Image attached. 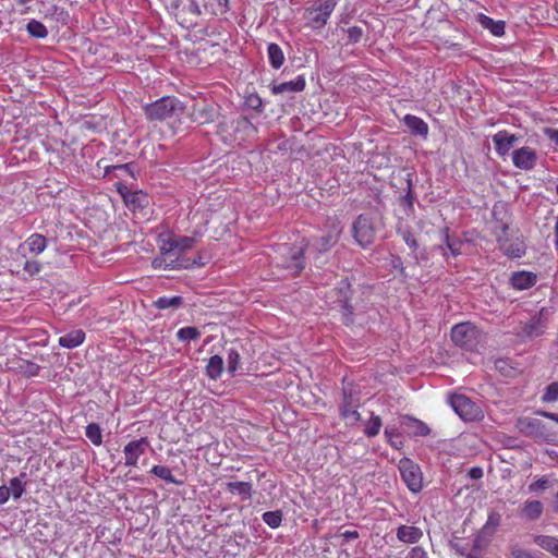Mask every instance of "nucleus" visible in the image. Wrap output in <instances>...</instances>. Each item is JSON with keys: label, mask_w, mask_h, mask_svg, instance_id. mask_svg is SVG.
Returning <instances> with one entry per match:
<instances>
[{"label": "nucleus", "mask_w": 558, "mask_h": 558, "mask_svg": "<svg viewBox=\"0 0 558 558\" xmlns=\"http://www.w3.org/2000/svg\"><path fill=\"white\" fill-rule=\"evenodd\" d=\"M405 558H428L427 553L421 546L412 547Z\"/></svg>", "instance_id": "obj_57"}, {"label": "nucleus", "mask_w": 558, "mask_h": 558, "mask_svg": "<svg viewBox=\"0 0 558 558\" xmlns=\"http://www.w3.org/2000/svg\"><path fill=\"white\" fill-rule=\"evenodd\" d=\"M305 78L302 75H299L292 81L275 84L271 88V92L275 95L286 93H298L302 92L305 88Z\"/></svg>", "instance_id": "obj_22"}, {"label": "nucleus", "mask_w": 558, "mask_h": 558, "mask_svg": "<svg viewBox=\"0 0 558 558\" xmlns=\"http://www.w3.org/2000/svg\"><path fill=\"white\" fill-rule=\"evenodd\" d=\"M469 476L472 480H480V478H482L483 477V470H482V468H480V466L471 468L470 471H469Z\"/></svg>", "instance_id": "obj_61"}, {"label": "nucleus", "mask_w": 558, "mask_h": 558, "mask_svg": "<svg viewBox=\"0 0 558 558\" xmlns=\"http://www.w3.org/2000/svg\"><path fill=\"white\" fill-rule=\"evenodd\" d=\"M337 7L336 0H315L305 9L304 19L312 29H322Z\"/></svg>", "instance_id": "obj_4"}, {"label": "nucleus", "mask_w": 558, "mask_h": 558, "mask_svg": "<svg viewBox=\"0 0 558 558\" xmlns=\"http://www.w3.org/2000/svg\"><path fill=\"white\" fill-rule=\"evenodd\" d=\"M222 126H228V124ZM229 128L232 130L233 140L239 143L252 141L257 134L256 126L246 117L233 119L230 121Z\"/></svg>", "instance_id": "obj_10"}, {"label": "nucleus", "mask_w": 558, "mask_h": 558, "mask_svg": "<svg viewBox=\"0 0 558 558\" xmlns=\"http://www.w3.org/2000/svg\"><path fill=\"white\" fill-rule=\"evenodd\" d=\"M451 339L456 345L468 351H475L483 341V332L469 322L460 323L452 327Z\"/></svg>", "instance_id": "obj_3"}, {"label": "nucleus", "mask_w": 558, "mask_h": 558, "mask_svg": "<svg viewBox=\"0 0 558 558\" xmlns=\"http://www.w3.org/2000/svg\"><path fill=\"white\" fill-rule=\"evenodd\" d=\"M45 19H56L57 21L61 20V16L66 15L65 11L58 7V5H51L47 10L43 12Z\"/></svg>", "instance_id": "obj_54"}, {"label": "nucleus", "mask_w": 558, "mask_h": 558, "mask_svg": "<svg viewBox=\"0 0 558 558\" xmlns=\"http://www.w3.org/2000/svg\"><path fill=\"white\" fill-rule=\"evenodd\" d=\"M215 111L208 105L194 106L191 112V119L198 124H205L213 121Z\"/></svg>", "instance_id": "obj_31"}, {"label": "nucleus", "mask_w": 558, "mask_h": 558, "mask_svg": "<svg viewBox=\"0 0 558 558\" xmlns=\"http://www.w3.org/2000/svg\"><path fill=\"white\" fill-rule=\"evenodd\" d=\"M352 232L356 243L362 247H367L375 240L376 227L371 217L360 215L353 222Z\"/></svg>", "instance_id": "obj_8"}, {"label": "nucleus", "mask_w": 558, "mask_h": 558, "mask_svg": "<svg viewBox=\"0 0 558 558\" xmlns=\"http://www.w3.org/2000/svg\"><path fill=\"white\" fill-rule=\"evenodd\" d=\"M398 233L411 250L415 251L418 247V243L410 229L400 227Z\"/></svg>", "instance_id": "obj_51"}, {"label": "nucleus", "mask_w": 558, "mask_h": 558, "mask_svg": "<svg viewBox=\"0 0 558 558\" xmlns=\"http://www.w3.org/2000/svg\"><path fill=\"white\" fill-rule=\"evenodd\" d=\"M544 132L551 142L558 145V129L547 128Z\"/></svg>", "instance_id": "obj_60"}, {"label": "nucleus", "mask_w": 558, "mask_h": 558, "mask_svg": "<svg viewBox=\"0 0 558 558\" xmlns=\"http://www.w3.org/2000/svg\"><path fill=\"white\" fill-rule=\"evenodd\" d=\"M423 537V531L414 525H400L397 529V538L405 544H415Z\"/></svg>", "instance_id": "obj_23"}, {"label": "nucleus", "mask_w": 558, "mask_h": 558, "mask_svg": "<svg viewBox=\"0 0 558 558\" xmlns=\"http://www.w3.org/2000/svg\"><path fill=\"white\" fill-rule=\"evenodd\" d=\"M539 414L558 423V414L557 413H550V412L543 411V412H539Z\"/></svg>", "instance_id": "obj_64"}, {"label": "nucleus", "mask_w": 558, "mask_h": 558, "mask_svg": "<svg viewBox=\"0 0 558 558\" xmlns=\"http://www.w3.org/2000/svg\"><path fill=\"white\" fill-rule=\"evenodd\" d=\"M508 226L507 223H500L496 227L495 234L499 247L504 251V253L509 257H521L524 254V248L522 243L515 242L510 243L507 238Z\"/></svg>", "instance_id": "obj_14"}, {"label": "nucleus", "mask_w": 558, "mask_h": 558, "mask_svg": "<svg viewBox=\"0 0 558 558\" xmlns=\"http://www.w3.org/2000/svg\"><path fill=\"white\" fill-rule=\"evenodd\" d=\"M26 473L22 472L19 476H15L10 480V496L13 497V499H20L22 495L26 490Z\"/></svg>", "instance_id": "obj_33"}, {"label": "nucleus", "mask_w": 558, "mask_h": 558, "mask_svg": "<svg viewBox=\"0 0 558 558\" xmlns=\"http://www.w3.org/2000/svg\"><path fill=\"white\" fill-rule=\"evenodd\" d=\"M449 404L463 421H480L484 416L481 408L464 395H452Z\"/></svg>", "instance_id": "obj_6"}, {"label": "nucleus", "mask_w": 558, "mask_h": 558, "mask_svg": "<svg viewBox=\"0 0 558 558\" xmlns=\"http://www.w3.org/2000/svg\"><path fill=\"white\" fill-rule=\"evenodd\" d=\"M151 265L155 269H189L193 266H204V263L196 259H190V258H179L171 256H165L157 257L151 262Z\"/></svg>", "instance_id": "obj_12"}, {"label": "nucleus", "mask_w": 558, "mask_h": 558, "mask_svg": "<svg viewBox=\"0 0 558 558\" xmlns=\"http://www.w3.org/2000/svg\"><path fill=\"white\" fill-rule=\"evenodd\" d=\"M85 340V332L82 329H75L59 338V344L65 349H74L81 345Z\"/></svg>", "instance_id": "obj_29"}, {"label": "nucleus", "mask_w": 558, "mask_h": 558, "mask_svg": "<svg viewBox=\"0 0 558 558\" xmlns=\"http://www.w3.org/2000/svg\"><path fill=\"white\" fill-rule=\"evenodd\" d=\"M536 275L531 271H517L510 278L513 289L522 291L532 288L536 283Z\"/></svg>", "instance_id": "obj_20"}, {"label": "nucleus", "mask_w": 558, "mask_h": 558, "mask_svg": "<svg viewBox=\"0 0 558 558\" xmlns=\"http://www.w3.org/2000/svg\"><path fill=\"white\" fill-rule=\"evenodd\" d=\"M47 247V239L39 233L31 234L16 250V254L22 258L28 255L37 256L41 254Z\"/></svg>", "instance_id": "obj_11"}, {"label": "nucleus", "mask_w": 558, "mask_h": 558, "mask_svg": "<svg viewBox=\"0 0 558 558\" xmlns=\"http://www.w3.org/2000/svg\"><path fill=\"white\" fill-rule=\"evenodd\" d=\"M10 498V488L5 485L0 486V506L4 505Z\"/></svg>", "instance_id": "obj_59"}, {"label": "nucleus", "mask_w": 558, "mask_h": 558, "mask_svg": "<svg viewBox=\"0 0 558 558\" xmlns=\"http://www.w3.org/2000/svg\"><path fill=\"white\" fill-rule=\"evenodd\" d=\"M120 193L123 197V201H124L126 207L132 210L144 208L148 204L147 195L145 193H143L142 191L122 192L120 190Z\"/></svg>", "instance_id": "obj_21"}, {"label": "nucleus", "mask_w": 558, "mask_h": 558, "mask_svg": "<svg viewBox=\"0 0 558 558\" xmlns=\"http://www.w3.org/2000/svg\"><path fill=\"white\" fill-rule=\"evenodd\" d=\"M150 473L154 474L155 476L168 482V483H171V484H175V485H181L182 482L181 481H178L174 478V476L172 475V472L171 470L168 468V466H165V465H154L150 470Z\"/></svg>", "instance_id": "obj_40"}, {"label": "nucleus", "mask_w": 558, "mask_h": 558, "mask_svg": "<svg viewBox=\"0 0 558 558\" xmlns=\"http://www.w3.org/2000/svg\"><path fill=\"white\" fill-rule=\"evenodd\" d=\"M338 289L340 298L337 300V302L339 303L340 307L342 308L343 315L345 316V324H349L351 323L350 316L353 313V308L349 304L350 284L347 281L342 280Z\"/></svg>", "instance_id": "obj_28"}, {"label": "nucleus", "mask_w": 558, "mask_h": 558, "mask_svg": "<svg viewBox=\"0 0 558 558\" xmlns=\"http://www.w3.org/2000/svg\"><path fill=\"white\" fill-rule=\"evenodd\" d=\"M20 371L23 375L27 377H33L38 375L40 366L34 362L25 361L23 364L20 365Z\"/></svg>", "instance_id": "obj_52"}, {"label": "nucleus", "mask_w": 558, "mask_h": 558, "mask_svg": "<svg viewBox=\"0 0 558 558\" xmlns=\"http://www.w3.org/2000/svg\"><path fill=\"white\" fill-rule=\"evenodd\" d=\"M501 523V514L495 510L489 511L487 521L482 527V534L493 536Z\"/></svg>", "instance_id": "obj_35"}, {"label": "nucleus", "mask_w": 558, "mask_h": 558, "mask_svg": "<svg viewBox=\"0 0 558 558\" xmlns=\"http://www.w3.org/2000/svg\"><path fill=\"white\" fill-rule=\"evenodd\" d=\"M514 167L522 170H532L537 162V155L531 147L524 146L512 153Z\"/></svg>", "instance_id": "obj_15"}, {"label": "nucleus", "mask_w": 558, "mask_h": 558, "mask_svg": "<svg viewBox=\"0 0 558 558\" xmlns=\"http://www.w3.org/2000/svg\"><path fill=\"white\" fill-rule=\"evenodd\" d=\"M515 428L524 436L536 440L547 438L546 426L541 420L534 417H519L515 422Z\"/></svg>", "instance_id": "obj_9"}, {"label": "nucleus", "mask_w": 558, "mask_h": 558, "mask_svg": "<svg viewBox=\"0 0 558 558\" xmlns=\"http://www.w3.org/2000/svg\"><path fill=\"white\" fill-rule=\"evenodd\" d=\"M347 35H348V43L354 45V44H357L359 41H361V39L364 35V31L360 26H351L347 29Z\"/></svg>", "instance_id": "obj_53"}, {"label": "nucleus", "mask_w": 558, "mask_h": 558, "mask_svg": "<svg viewBox=\"0 0 558 558\" xmlns=\"http://www.w3.org/2000/svg\"><path fill=\"white\" fill-rule=\"evenodd\" d=\"M442 244L438 248L442 252V256L447 259L449 256L457 257L462 253L463 241L459 238H451L449 228L441 231Z\"/></svg>", "instance_id": "obj_17"}, {"label": "nucleus", "mask_w": 558, "mask_h": 558, "mask_svg": "<svg viewBox=\"0 0 558 558\" xmlns=\"http://www.w3.org/2000/svg\"><path fill=\"white\" fill-rule=\"evenodd\" d=\"M184 105L177 97L166 96L144 106V112L150 121H165L179 118L184 112Z\"/></svg>", "instance_id": "obj_1"}, {"label": "nucleus", "mask_w": 558, "mask_h": 558, "mask_svg": "<svg viewBox=\"0 0 558 558\" xmlns=\"http://www.w3.org/2000/svg\"><path fill=\"white\" fill-rule=\"evenodd\" d=\"M545 324L541 315L533 316L522 328V333L525 337L534 338L538 337L544 332Z\"/></svg>", "instance_id": "obj_30"}, {"label": "nucleus", "mask_w": 558, "mask_h": 558, "mask_svg": "<svg viewBox=\"0 0 558 558\" xmlns=\"http://www.w3.org/2000/svg\"><path fill=\"white\" fill-rule=\"evenodd\" d=\"M241 368V355L234 348L228 351V372L234 376L236 371Z\"/></svg>", "instance_id": "obj_44"}, {"label": "nucleus", "mask_w": 558, "mask_h": 558, "mask_svg": "<svg viewBox=\"0 0 558 558\" xmlns=\"http://www.w3.org/2000/svg\"><path fill=\"white\" fill-rule=\"evenodd\" d=\"M476 21L483 28L488 29L494 36L499 37L505 34L504 21H495L483 13L476 15Z\"/></svg>", "instance_id": "obj_27"}, {"label": "nucleus", "mask_w": 558, "mask_h": 558, "mask_svg": "<svg viewBox=\"0 0 558 558\" xmlns=\"http://www.w3.org/2000/svg\"><path fill=\"white\" fill-rule=\"evenodd\" d=\"M27 33L35 38L44 39L48 36L47 27L37 20H31L26 25Z\"/></svg>", "instance_id": "obj_39"}, {"label": "nucleus", "mask_w": 558, "mask_h": 558, "mask_svg": "<svg viewBox=\"0 0 558 558\" xmlns=\"http://www.w3.org/2000/svg\"><path fill=\"white\" fill-rule=\"evenodd\" d=\"M341 229L335 226L332 231L327 235L315 239L311 245L318 253L326 252L338 241Z\"/></svg>", "instance_id": "obj_25"}, {"label": "nucleus", "mask_w": 558, "mask_h": 558, "mask_svg": "<svg viewBox=\"0 0 558 558\" xmlns=\"http://www.w3.org/2000/svg\"><path fill=\"white\" fill-rule=\"evenodd\" d=\"M23 270L31 277L38 275L43 269V264L36 259L24 258Z\"/></svg>", "instance_id": "obj_50"}, {"label": "nucleus", "mask_w": 558, "mask_h": 558, "mask_svg": "<svg viewBox=\"0 0 558 558\" xmlns=\"http://www.w3.org/2000/svg\"><path fill=\"white\" fill-rule=\"evenodd\" d=\"M517 137L507 131H500L493 136L496 151L499 155H506L513 146Z\"/></svg>", "instance_id": "obj_26"}, {"label": "nucleus", "mask_w": 558, "mask_h": 558, "mask_svg": "<svg viewBox=\"0 0 558 558\" xmlns=\"http://www.w3.org/2000/svg\"><path fill=\"white\" fill-rule=\"evenodd\" d=\"M401 425L411 436H427L430 433L429 427L424 422L409 415L401 417Z\"/></svg>", "instance_id": "obj_19"}, {"label": "nucleus", "mask_w": 558, "mask_h": 558, "mask_svg": "<svg viewBox=\"0 0 558 558\" xmlns=\"http://www.w3.org/2000/svg\"><path fill=\"white\" fill-rule=\"evenodd\" d=\"M359 400H354L351 393L347 390L343 391V402L340 408V413L347 425H354L360 421L361 415L357 412Z\"/></svg>", "instance_id": "obj_16"}, {"label": "nucleus", "mask_w": 558, "mask_h": 558, "mask_svg": "<svg viewBox=\"0 0 558 558\" xmlns=\"http://www.w3.org/2000/svg\"><path fill=\"white\" fill-rule=\"evenodd\" d=\"M223 372V360L220 355H213L206 365V375L213 379L217 380L220 378Z\"/></svg>", "instance_id": "obj_34"}, {"label": "nucleus", "mask_w": 558, "mask_h": 558, "mask_svg": "<svg viewBox=\"0 0 558 558\" xmlns=\"http://www.w3.org/2000/svg\"><path fill=\"white\" fill-rule=\"evenodd\" d=\"M228 492L242 495L244 499L252 497V484L248 482H229L227 483Z\"/></svg>", "instance_id": "obj_37"}, {"label": "nucleus", "mask_w": 558, "mask_h": 558, "mask_svg": "<svg viewBox=\"0 0 558 558\" xmlns=\"http://www.w3.org/2000/svg\"><path fill=\"white\" fill-rule=\"evenodd\" d=\"M148 448L149 441L146 437L133 439L128 442L123 448V453L125 457L124 465L136 466L140 457L144 454Z\"/></svg>", "instance_id": "obj_13"}, {"label": "nucleus", "mask_w": 558, "mask_h": 558, "mask_svg": "<svg viewBox=\"0 0 558 558\" xmlns=\"http://www.w3.org/2000/svg\"><path fill=\"white\" fill-rule=\"evenodd\" d=\"M402 202H403L404 206H407L409 209L413 208V197H412L411 191L408 192V194L403 197Z\"/></svg>", "instance_id": "obj_62"}, {"label": "nucleus", "mask_w": 558, "mask_h": 558, "mask_svg": "<svg viewBox=\"0 0 558 558\" xmlns=\"http://www.w3.org/2000/svg\"><path fill=\"white\" fill-rule=\"evenodd\" d=\"M398 469L402 481L412 493H420L423 488V475L418 464L409 458L399 461Z\"/></svg>", "instance_id": "obj_7"}, {"label": "nucleus", "mask_w": 558, "mask_h": 558, "mask_svg": "<svg viewBox=\"0 0 558 558\" xmlns=\"http://www.w3.org/2000/svg\"><path fill=\"white\" fill-rule=\"evenodd\" d=\"M229 0H214V3H206L205 10L214 15L223 14L228 11Z\"/></svg>", "instance_id": "obj_47"}, {"label": "nucleus", "mask_w": 558, "mask_h": 558, "mask_svg": "<svg viewBox=\"0 0 558 558\" xmlns=\"http://www.w3.org/2000/svg\"><path fill=\"white\" fill-rule=\"evenodd\" d=\"M544 510V506L538 500H526L521 509V514L527 520H537Z\"/></svg>", "instance_id": "obj_32"}, {"label": "nucleus", "mask_w": 558, "mask_h": 558, "mask_svg": "<svg viewBox=\"0 0 558 558\" xmlns=\"http://www.w3.org/2000/svg\"><path fill=\"white\" fill-rule=\"evenodd\" d=\"M542 401L545 403L556 402L558 400V381L550 383L542 396Z\"/></svg>", "instance_id": "obj_49"}, {"label": "nucleus", "mask_w": 558, "mask_h": 558, "mask_svg": "<svg viewBox=\"0 0 558 558\" xmlns=\"http://www.w3.org/2000/svg\"><path fill=\"white\" fill-rule=\"evenodd\" d=\"M548 487H549L548 478L542 477L529 485V492L536 493V492L545 490Z\"/></svg>", "instance_id": "obj_55"}, {"label": "nucleus", "mask_w": 558, "mask_h": 558, "mask_svg": "<svg viewBox=\"0 0 558 558\" xmlns=\"http://www.w3.org/2000/svg\"><path fill=\"white\" fill-rule=\"evenodd\" d=\"M533 542L542 549L553 555L558 544V537L550 535H535L533 537Z\"/></svg>", "instance_id": "obj_38"}, {"label": "nucleus", "mask_w": 558, "mask_h": 558, "mask_svg": "<svg viewBox=\"0 0 558 558\" xmlns=\"http://www.w3.org/2000/svg\"><path fill=\"white\" fill-rule=\"evenodd\" d=\"M270 64L275 69L281 68L284 62V54L279 45L271 43L267 48Z\"/></svg>", "instance_id": "obj_36"}, {"label": "nucleus", "mask_w": 558, "mask_h": 558, "mask_svg": "<svg viewBox=\"0 0 558 558\" xmlns=\"http://www.w3.org/2000/svg\"><path fill=\"white\" fill-rule=\"evenodd\" d=\"M511 556L512 558H536L530 551L522 549L518 546L511 548Z\"/></svg>", "instance_id": "obj_58"}, {"label": "nucleus", "mask_w": 558, "mask_h": 558, "mask_svg": "<svg viewBox=\"0 0 558 558\" xmlns=\"http://www.w3.org/2000/svg\"><path fill=\"white\" fill-rule=\"evenodd\" d=\"M85 435L90 440V442L93 445L100 446L102 444L101 429L98 424H96V423L88 424L85 429Z\"/></svg>", "instance_id": "obj_43"}, {"label": "nucleus", "mask_w": 558, "mask_h": 558, "mask_svg": "<svg viewBox=\"0 0 558 558\" xmlns=\"http://www.w3.org/2000/svg\"><path fill=\"white\" fill-rule=\"evenodd\" d=\"M196 244L193 236L168 235L160 239L159 250L161 255L183 258L181 255L192 250Z\"/></svg>", "instance_id": "obj_5"}, {"label": "nucleus", "mask_w": 558, "mask_h": 558, "mask_svg": "<svg viewBox=\"0 0 558 558\" xmlns=\"http://www.w3.org/2000/svg\"><path fill=\"white\" fill-rule=\"evenodd\" d=\"M385 436L387 438L388 444L396 449L401 448V446L403 445L401 436L398 433L397 428L395 427L387 426L385 428Z\"/></svg>", "instance_id": "obj_48"}, {"label": "nucleus", "mask_w": 558, "mask_h": 558, "mask_svg": "<svg viewBox=\"0 0 558 558\" xmlns=\"http://www.w3.org/2000/svg\"><path fill=\"white\" fill-rule=\"evenodd\" d=\"M246 105L254 110L260 111L263 107V101L259 96L250 95L246 99Z\"/></svg>", "instance_id": "obj_56"}, {"label": "nucleus", "mask_w": 558, "mask_h": 558, "mask_svg": "<svg viewBox=\"0 0 558 558\" xmlns=\"http://www.w3.org/2000/svg\"><path fill=\"white\" fill-rule=\"evenodd\" d=\"M403 122L413 135L427 137L429 128L428 124L420 117L413 114H405Z\"/></svg>", "instance_id": "obj_24"}, {"label": "nucleus", "mask_w": 558, "mask_h": 558, "mask_svg": "<svg viewBox=\"0 0 558 558\" xmlns=\"http://www.w3.org/2000/svg\"><path fill=\"white\" fill-rule=\"evenodd\" d=\"M383 422L379 415L372 413L369 420L366 422L364 434L368 437H375L379 434Z\"/></svg>", "instance_id": "obj_42"}, {"label": "nucleus", "mask_w": 558, "mask_h": 558, "mask_svg": "<svg viewBox=\"0 0 558 558\" xmlns=\"http://www.w3.org/2000/svg\"><path fill=\"white\" fill-rule=\"evenodd\" d=\"M180 10L177 13V17L181 20L183 26L190 27L195 23L192 19H187V15L197 17L202 14V10L195 0H180Z\"/></svg>", "instance_id": "obj_18"}, {"label": "nucleus", "mask_w": 558, "mask_h": 558, "mask_svg": "<svg viewBox=\"0 0 558 558\" xmlns=\"http://www.w3.org/2000/svg\"><path fill=\"white\" fill-rule=\"evenodd\" d=\"M342 536L345 539H355L359 537V533H357V531H345L342 533Z\"/></svg>", "instance_id": "obj_63"}, {"label": "nucleus", "mask_w": 558, "mask_h": 558, "mask_svg": "<svg viewBox=\"0 0 558 558\" xmlns=\"http://www.w3.org/2000/svg\"><path fill=\"white\" fill-rule=\"evenodd\" d=\"M182 304V298L179 295L175 296H160L155 302L154 305L158 310H167V308H178Z\"/></svg>", "instance_id": "obj_41"}, {"label": "nucleus", "mask_w": 558, "mask_h": 558, "mask_svg": "<svg viewBox=\"0 0 558 558\" xmlns=\"http://www.w3.org/2000/svg\"><path fill=\"white\" fill-rule=\"evenodd\" d=\"M177 337L181 341H191L196 340L201 337V332L195 327H183L180 328L177 332Z\"/></svg>", "instance_id": "obj_46"}, {"label": "nucleus", "mask_w": 558, "mask_h": 558, "mask_svg": "<svg viewBox=\"0 0 558 558\" xmlns=\"http://www.w3.org/2000/svg\"><path fill=\"white\" fill-rule=\"evenodd\" d=\"M276 254L277 266L287 269L293 276L299 275L305 267L303 244H278Z\"/></svg>", "instance_id": "obj_2"}, {"label": "nucleus", "mask_w": 558, "mask_h": 558, "mask_svg": "<svg viewBox=\"0 0 558 558\" xmlns=\"http://www.w3.org/2000/svg\"><path fill=\"white\" fill-rule=\"evenodd\" d=\"M263 521L271 529H277L282 522V512L280 510L267 511L262 515Z\"/></svg>", "instance_id": "obj_45"}]
</instances>
